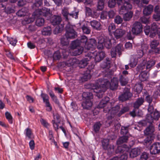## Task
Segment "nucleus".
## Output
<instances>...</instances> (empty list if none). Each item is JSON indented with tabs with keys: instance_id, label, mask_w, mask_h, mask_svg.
Returning <instances> with one entry per match:
<instances>
[{
	"instance_id": "f257e3e1",
	"label": "nucleus",
	"mask_w": 160,
	"mask_h": 160,
	"mask_svg": "<svg viewBox=\"0 0 160 160\" xmlns=\"http://www.w3.org/2000/svg\"><path fill=\"white\" fill-rule=\"evenodd\" d=\"M100 82L102 87L104 90H106L108 88L112 91L117 89L118 84V79L117 77H113L111 79L110 82L106 78H99L97 81V83Z\"/></svg>"
},
{
	"instance_id": "f03ea898",
	"label": "nucleus",
	"mask_w": 160,
	"mask_h": 160,
	"mask_svg": "<svg viewBox=\"0 0 160 160\" xmlns=\"http://www.w3.org/2000/svg\"><path fill=\"white\" fill-rule=\"evenodd\" d=\"M50 21L52 25L53 26L57 25L53 31V33L54 34L61 32L63 30L64 24H60L62 21V18L60 16L55 15H53L50 18Z\"/></svg>"
},
{
	"instance_id": "7ed1b4c3",
	"label": "nucleus",
	"mask_w": 160,
	"mask_h": 160,
	"mask_svg": "<svg viewBox=\"0 0 160 160\" xmlns=\"http://www.w3.org/2000/svg\"><path fill=\"white\" fill-rule=\"evenodd\" d=\"M132 8L131 4L125 3L124 6H121L119 11L120 14L123 15V18L125 21H129L132 17L133 13L129 10Z\"/></svg>"
},
{
	"instance_id": "20e7f679",
	"label": "nucleus",
	"mask_w": 160,
	"mask_h": 160,
	"mask_svg": "<svg viewBox=\"0 0 160 160\" xmlns=\"http://www.w3.org/2000/svg\"><path fill=\"white\" fill-rule=\"evenodd\" d=\"M77 28L75 25L68 23L65 27L66 33L65 36L67 38L73 39L77 37V33L76 30Z\"/></svg>"
},
{
	"instance_id": "39448f33",
	"label": "nucleus",
	"mask_w": 160,
	"mask_h": 160,
	"mask_svg": "<svg viewBox=\"0 0 160 160\" xmlns=\"http://www.w3.org/2000/svg\"><path fill=\"white\" fill-rule=\"evenodd\" d=\"M98 85L91 83H89L85 85V88L87 89H90L91 91L96 93V95L98 98H101L102 97L103 92L102 90L101 87H102L100 82L98 83Z\"/></svg>"
},
{
	"instance_id": "423d86ee",
	"label": "nucleus",
	"mask_w": 160,
	"mask_h": 160,
	"mask_svg": "<svg viewBox=\"0 0 160 160\" xmlns=\"http://www.w3.org/2000/svg\"><path fill=\"white\" fill-rule=\"evenodd\" d=\"M94 54L93 53L88 52L84 55L85 57L80 60L78 63V65L80 68H84L88 64V62L93 57Z\"/></svg>"
},
{
	"instance_id": "0eeeda50",
	"label": "nucleus",
	"mask_w": 160,
	"mask_h": 160,
	"mask_svg": "<svg viewBox=\"0 0 160 160\" xmlns=\"http://www.w3.org/2000/svg\"><path fill=\"white\" fill-rule=\"evenodd\" d=\"M132 96V93L130 92V89L125 88L123 90V93L120 95L119 97V100L124 102L129 100Z\"/></svg>"
},
{
	"instance_id": "6e6552de",
	"label": "nucleus",
	"mask_w": 160,
	"mask_h": 160,
	"mask_svg": "<svg viewBox=\"0 0 160 160\" xmlns=\"http://www.w3.org/2000/svg\"><path fill=\"white\" fill-rule=\"evenodd\" d=\"M159 44L158 41L156 40H153L151 42L150 45L151 49L149 51V54L157 55L160 53V49L157 48Z\"/></svg>"
},
{
	"instance_id": "1a4fd4ad",
	"label": "nucleus",
	"mask_w": 160,
	"mask_h": 160,
	"mask_svg": "<svg viewBox=\"0 0 160 160\" xmlns=\"http://www.w3.org/2000/svg\"><path fill=\"white\" fill-rule=\"evenodd\" d=\"M34 13L35 16L40 15L48 18L50 17L51 14L50 9L45 7L36 10Z\"/></svg>"
},
{
	"instance_id": "9d476101",
	"label": "nucleus",
	"mask_w": 160,
	"mask_h": 160,
	"mask_svg": "<svg viewBox=\"0 0 160 160\" xmlns=\"http://www.w3.org/2000/svg\"><path fill=\"white\" fill-rule=\"evenodd\" d=\"M142 25L141 23L140 22H136L133 24L132 28V32L133 34L138 35L142 32Z\"/></svg>"
},
{
	"instance_id": "9b49d317",
	"label": "nucleus",
	"mask_w": 160,
	"mask_h": 160,
	"mask_svg": "<svg viewBox=\"0 0 160 160\" xmlns=\"http://www.w3.org/2000/svg\"><path fill=\"white\" fill-rule=\"evenodd\" d=\"M150 152L152 154H156L160 153V143L154 142L150 147Z\"/></svg>"
},
{
	"instance_id": "f8f14e48",
	"label": "nucleus",
	"mask_w": 160,
	"mask_h": 160,
	"mask_svg": "<svg viewBox=\"0 0 160 160\" xmlns=\"http://www.w3.org/2000/svg\"><path fill=\"white\" fill-rule=\"evenodd\" d=\"M155 63V60L152 58H150L147 62L146 66L143 64H140L138 66V67L140 70H142L145 67L147 69H149L153 66Z\"/></svg>"
},
{
	"instance_id": "ddd939ff",
	"label": "nucleus",
	"mask_w": 160,
	"mask_h": 160,
	"mask_svg": "<svg viewBox=\"0 0 160 160\" xmlns=\"http://www.w3.org/2000/svg\"><path fill=\"white\" fill-rule=\"evenodd\" d=\"M92 52L94 53V54L93 55V57L95 56L94 61L96 63L99 62L103 60L106 55L105 52L103 51H101L96 52Z\"/></svg>"
},
{
	"instance_id": "4468645a",
	"label": "nucleus",
	"mask_w": 160,
	"mask_h": 160,
	"mask_svg": "<svg viewBox=\"0 0 160 160\" xmlns=\"http://www.w3.org/2000/svg\"><path fill=\"white\" fill-rule=\"evenodd\" d=\"M130 149L129 147L127 145L123 144L120 146H118L115 152L116 153H127Z\"/></svg>"
},
{
	"instance_id": "2eb2a0df",
	"label": "nucleus",
	"mask_w": 160,
	"mask_h": 160,
	"mask_svg": "<svg viewBox=\"0 0 160 160\" xmlns=\"http://www.w3.org/2000/svg\"><path fill=\"white\" fill-rule=\"evenodd\" d=\"M122 46L120 44H118L115 47L111 49V54L112 57H115L117 54L119 55L121 54Z\"/></svg>"
},
{
	"instance_id": "dca6fc26",
	"label": "nucleus",
	"mask_w": 160,
	"mask_h": 160,
	"mask_svg": "<svg viewBox=\"0 0 160 160\" xmlns=\"http://www.w3.org/2000/svg\"><path fill=\"white\" fill-rule=\"evenodd\" d=\"M97 43L96 41L94 39L91 38L87 40L85 48L88 50L94 48Z\"/></svg>"
},
{
	"instance_id": "f3484780",
	"label": "nucleus",
	"mask_w": 160,
	"mask_h": 160,
	"mask_svg": "<svg viewBox=\"0 0 160 160\" xmlns=\"http://www.w3.org/2000/svg\"><path fill=\"white\" fill-rule=\"evenodd\" d=\"M126 33L124 30L121 28H117L113 32L115 37L117 39L122 38Z\"/></svg>"
},
{
	"instance_id": "a211bd4d",
	"label": "nucleus",
	"mask_w": 160,
	"mask_h": 160,
	"mask_svg": "<svg viewBox=\"0 0 160 160\" xmlns=\"http://www.w3.org/2000/svg\"><path fill=\"white\" fill-rule=\"evenodd\" d=\"M101 38L104 47L107 49L110 48L112 47L111 39H110L109 37L106 36L102 37Z\"/></svg>"
},
{
	"instance_id": "6ab92c4d",
	"label": "nucleus",
	"mask_w": 160,
	"mask_h": 160,
	"mask_svg": "<svg viewBox=\"0 0 160 160\" xmlns=\"http://www.w3.org/2000/svg\"><path fill=\"white\" fill-rule=\"evenodd\" d=\"M111 65V59L109 58H107L101 64L100 66L103 69H109L110 68Z\"/></svg>"
},
{
	"instance_id": "aec40b11",
	"label": "nucleus",
	"mask_w": 160,
	"mask_h": 160,
	"mask_svg": "<svg viewBox=\"0 0 160 160\" xmlns=\"http://www.w3.org/2000/svg\"><path fill=\"white\" fill-rule=\"evenodd\" d=\"M155 131L154 127L152 124H150V125L144 130L145 134L151 135Z\"/></svg>"
},
{
	"instance_id": "412c9836",
	"label": "nucleus",
	"mask_w": 160,
	"mask_h": 160,
	"mask_svg": "<svg viewBox=\"0 0 160 160\" xmlns=\"http://www.w3.org/2000/svg\"><path fill=\"white\" fill-rule=\"evenodd\" d=\"M153 6L151 4L145 8L143 10V14L146 16H149L150 15L153 11Z\"/></svg>"
},
{
	"instance_id": "4be33fe9",
	"label": "nucleus",
	"mask_w": 160,
	"mask_h": 160,
	"mask_svg": "<svg viewBox=\"0 0 160 160\" xmlns=\"http://www.w3.org/2000/svg\"><path fill=\"white\" fill-rule=\"evenodd\" d=\"M140 152V149L138 148L132 149L129 152V156L131 158H134L139 155Z\"/></svg>"
},
{
	"instance_id": "5701e85b",
	"label": "nucleus",
	"mask_w": 160,
	"mask_h": 160,
	"mask_svg": "<svg viewBox=\"0 0 160 160\" xmlns=\"http://www.w3.org/2000/svg\"><path fill=\"white\" fill-rule=\"evenodd\" d=\"M109 98L108 97H105L104 99H102L97 106V108H102L105 107L109 101Z\"/></svg>"
},
{
	"instance_id": "b1692460",
	"label": "nucleus",
	"mask_w": 160,
	"mask_h": 160,
	"mask_svg": "<svg viewBox=\"0 0 160 160\" xmlns=\"http://www.w3.org/2000/svg\"><path fill=\"white\" fill-rule=\"evenodd\" d=\"M82 96L84 100L91 101L93 98L92 93L90 92H84Z\"/></svg>"
},
{
	"instance_id": "393cba45",
	"label": "nucleus",
	"mask_w": 160,
	"mask_h": 160,
	"mask_svg": "<svg viewBox=\"0 0 160 160\" xmlns=\"http://www.w3.org/2000/svg\"><path fill=\"white\" fill-rule=\"evenodd\" d=\"M90 23L91 26L93 29L98 30H101V24L99 22L96 20H93L91 21Z\"/></svg>"
},
{
	"instance_id": "a878e982",
	"label": "nucleus",
	"mask_w": 160,
	"mask_h": 160,
	"mask_svg": "<svg viewBox=\"0 0 160 160\" xmlns=\"http://www.w3.org/2000/svg\"><path fill=\"white\" fill-rule=\"evenodd\" d=\"M73 50L72 52V55L76 56L80 55L82 54L84 50V48L83 46L78 47L75 49H72Z\"/></svg>"
},
{
	"instance_id": "bb28decb",
	"label": "nucleus",
	"mask_w": 160,
	"mask_h": 160,
	"mask_svg": "<svg viewBox=\"0 0 160 160\" xmlns=\"http://www.w3.org/2000/svg\"><path fill=\"white\" fill-rule=\"evenodd\" d=\"M91 70L87 68V70L84 72L83 76L82 79L84 81H87L88 79H90L91 77V75L90 73Z\"/></svg>"
},
{
	"instance_id": "cd10ccee",
	"label": "nucleus",
	"mask_w": 160,
	"mask_h": 160,
	"mask_svg": "<svg viewBox=\"0 0 160 160\" xmlns=\"http://www.w3.org/2000/svg\"><path fill=\"white\" fill-rule=\"evenodd\" d=\"M119 81L121 85L122 86H125L128 82V78L125 76L121 75L119 76Z\"/></svg>"
},
{
	"instance_id": "c85d7f7f",
	"label": "nucleus",
	"mask_w": 160,
	"mask_h": 160,
	"mask_svg": "<svg viewBox=\"0 0 160 160\" xmlns=\"http://www.w3.org/2000/svg\"><path fill=\"white\" fill-rule=\"evenodd\" d=\"M144 102V99L142 98H138L133 104V107L135 109H138Z\"/></svg>"
},
{
	"instance_id": "c756f323",
	"label": "nucleus",
	"mask_w": 160,
	"mask_h": 160,
	"mask_svg": "<svg viewBox=\"0 0 160 160\" xmlns=\"http://www.w3.org/2000/svg\"><path fill=\"white\" fill-rule=\"evenodd\" d=\"M143 46L141 45L137 49L136 57L138 58H141L144 55Z\"/></svg>"
},
{
	"instance_id": "7c9ffc66",
	"label": "nucleus",
	"mask_w": 160,
	"mask_h": 160,
	"mask_svg": "<svg viewBox=\"0 0 160 160\" xmlns=\"http://www.w3.org/2000/svg\"><path fill=\"white\" fill-rule=\"evenodd\" d=\"M92 102L91 101L84 100L82 104V106L84 109H89L92 106Z\"/></svg>"
},
{
	"instance_id": "2f4dec72",
	"label": "nucleus",
	"mask_w": 160,
	"mask_h": 160,
	"mask_svg": "<svg viewBox=\"0 0 160 160\" xmlns=\"http://www.w3.org/2000/svg\"><path fill=\"white\" fill-rule=\"evenodd\" d=\"M28 9L27 8H22L17 12L16 15L19 17H21L26 15V13L28 12Z\"/></svg>"
},
{
	"instance_id": "473e14b6",
	"label": "nucleus",
	"mask_w": 160,
	"mask_h": 160,
	"mask_svg": "<svg viewBox=\"0 0 160 160\" xmlns=\"http://www.w3.org/2000/svg\"><path fill=\"white\" fill-rule=\"evenodd\" d=\"M128 137L127 136H123L120 137L117 141V144L120 145L123 143L127 142L128 140Z\"/></svg>"
},
{
	"instance_id": "72a5a7b5",
	"label": "nucleus",
	"mask_w": 160,
	"mask_h": 160,
	"mask_svg": "<svg viewBox=\"0 0 160 160\" xmlns=\"http://www.w3.org/2000/svg\"><path fill=\"white\" fill-rule=\"evenodd\" d=\"M138 62V58L136 57H132L131 58L129 65L131 68H134L137 64Z\"/></svg>"
},
{
	"instance_id": "f704fd0d",
	"label": "nucleus",
	"mask_w": 160,
	"mask_h": 160,
	"mask_svg": "<svg viewBox=\"0 0 160 160\" xmlns=\"http://www.w3.org/2000/svg\"><path fill=\"white\" fill-rule=\"evenodd\" d=\"M140 80L141 82H144L146 81L148 78L147 73L145 71L141 72L139 76Z\"/></svg>"
},
{
	"instance_id": "c9c22d12",
	"label": "nucleus",
	"mask_w": 160,
	"mask_h": 160,
	"mask_svg": "<svg viewBox=\"0 0 160 160\" xmlns=\"http://www.w3.org/2000/svg\"><path fill=\"white\" fill-rule=\"evenodd\" d=\"M102 125V123L99 121L95 122L93 125V130L94 132L96 133L98 132Z\"/></svg>"
},
{
	"instance_id": "e433bc0d",
	"label": "nucleus",
	"mask_w": 160,
	"mask_h": 160,
	"mask_svg": "<svg viewBox=\"0 0 160 160\" xmlns=\"http://www.w3.org/2000/svg\"><path fill=\"white\" fill-rule=\"evenodd\" d=\"M24 134L25 135L26 137H27L28 139H32V130L30 128H26L24 130Z\"/></svg>"
},
{
	"instance_id": "4c0bfd02",
	"label": "nucleus",
	"mask_w": 160,
	"mask_h": 160,
	"mask_svg": "<svg viewBox=\"0 0 160 160\" xmlns=\"http://www.w3.org/2000/svg\"><path fill=\"white\" fill-rule=\"evenodd\" d=\"M79 40L81 46H83V48H84L87 41V37L84 35L82 36L81 37L80 39Z\"/></svg>"
},
{
	"instance_id": "58836bf2",
	"label": "nucleus",
	"mask_w": 160,
	"mask_h": 160,
	"mask_svg": "<svg viewBox=\"0 0 160 160\" xmlns=\"http://www.w3.org/2000/svg\"><path fill=\"white\" fill-rule=\"evenodd\" d=\"M78 47H81V45L78 39H76L72 42L71 46V49H75V48H78Z\"/></svg>"
},
{
	"instance_id": "ea45409f",
	"label": "nucleus",
	"mask_w": 160,
	"mask_h": 160,
	"mask_svg": "<svg viewBox=\"0 0 160 160\" xmlns=\"http://www.w3.org/2000/svg\"><path fill=\"white\" fill-rule=\"evenodd\" d=\"M83 32L86 34H89L91 32L90 28L88 26L87 24H83L82 27Z\"/></svg>"
},
{
	"instance_id": "a19ab883",
	"label": "nucleus",
	"mask_w": 160,
	"mask_h": 160,
	"mask_svg": "<svg viewBox=\"0 0 160 160\" xmlns=\"http://www.w3.org/2000/svg\"><path fill=\"white\" fill-rule=\"evenodd\" d=\"M102 147L104 150L107 149V147L109 145V140L104 138L101 141Z\"/></svg>"
},
{
	"instance_id": "79ce46f5",
	"label": "nucleus",
	"mask_w": 160,
	"mask_h": 160,
	"mask_svg": "<svg viewBox=\"0 0 160 160\" xmlns=\"http://www.w3.org/2000/svg\"><path fill=\"white\" fill-rule=\"evenodd\" d=\"M49 95L51 97L53 101L55 103L58 104L59 103V101L57 98V97L55 96L54 92L52 90L49 91Z\"/></svg>"
},
{
	"instance_id": "37998d69",
	"label": "nucleus",
	"mask_w": 160,
	"mask_h": 160,
	"mask_svg": "<svg viewBox=\"0 0 160 160\" xmlns=\"http://www.w3.org/2000/svg\"><path fill=\"white\" fill-rule=\"evenodd\" d=\"M51 32V28L49 26L44 27L42 31V32L43 35H50Z\"/></svg>"
},
{
	"instance_id": "c03bdc74",
	"label": "nucleus",
	"mask_w": 160,
	"mask_h": 160,
	"mask_svg": "<svg viewBox=\"0 0 160 160\" xmlns=\"http://www.w3.org/2000/svg\"><path fill=\"white\" fill-rule=\"evenodd\" d=\"M44 19L42 18H38L36 21V25L38 27L43 26L44 23Z\"/></svg>"
},
{
	"instance_id": "a18cd8bd",
	"label": "nucleus",
	"mask_w": 160,
	"mask_h": 160,
	"mask_svg": "<svg viewBox=\"0 0 160 160\" xmlns=\"http://www.w3.org/2000/svg\"><path fill=\"white\" fill-rule=\"evenodd\" d=\"M148 135V136L144 140L145 143L144 144L146 145H150L153 139V137L152 136L149 135Z\"/></svg>"
},
{
	"instance_id": "49530a36",
	"label": "nucleus",
	"mask_w": 160,
	"mask_h": 160,
	"mask_svg": "<svg viewBox=\"0 0 160 160\" xmlns=\"http://www.w3.org/2000/svg\"><path fill=\"white\" fill-rule=\"evenodd\" d=\"M104 6V2L103 0H98L97 5V9L99 10H102Z\"/></svg>"
},
{
	"instance_id": "de8ad7c7",
	"label": "nucleus",
	"mask_w": 160,
	"mask_h": 160,
	"mask_svg": "<svg viewBox=\"0 0 160 160\" xmlns=\"http://www.w3.org/2000/svg\"><path fill=\"white\" fill-rule=\"evenodd\" d=\"M149 16H146L144 15L143 16L140 18V20L142 23L147 24L149 23Z\"/></svg>"
},
{
	"instance_id": "09e8293b",
	"label": "nucleus",
	"mask_w": 160,
	"mask_h": 160,
	"mask_svg": "<svg viewBox=\"0 0 160 160\" xmlns=\"http://www.w3.org/2000/svg\"><path fill=\"white\" fill-rule=\"evenodd\" d=\"M129 110V108L128 107H124L121 108L118 113V117L121 116L125 112H128Z\"/></svg>"
},
{
	"instance_id": "8fccbe9b",
	"label": "nucleus",
	"mask_w": 160,
	"mask_h": 160,
	"mask_svg": "<svg viewBox=\"0 0 160 160\" xmlns=\"http://www.w3.org/2000/svg\"><path fill=\"white\" fill-rule=\"evenodd\" d=\"M129 126L124 127L122 126L121 129V133L124 136L127 134L128 132V128Z\"/></svg>"
},
{
	"instance_id": "3c124183",
	"label": "nucleus",
	"mask_w": 160,
	"mask_h": 160,
	"mask_svg": "<svg viewBox=\"0 0 160 160\" xmlns=\"http://www.w3.org/2000/svg\"><path fill=\"white\" fill-rule=\"evenodd\" d=\"M78 14L79 11L78 10H75L72 11L71 13H70L69 16L75 19H77L78 18Z\"/></svg>"
},
{
	"instance_id": "603ef678",
	"label": "nucleus",
	"mask_w": 160,
	"mask_h": 160,
	"mask_svg": "<svg viewBox=\"0 0 160 160\" xmlns=\"http://www.w3.org/2000/svg\"><path fill=\"white\" fill-rule=\"evenodd\" d=\"M121 105L118 104L113 107L112 111V112L115 114L118 112H119L120 111Z\"/></svg>"
},
{
	"instance_id": "864d4df0",
	"label": "nucleus",
	"mask_w": 160,
	"mask_h": 160,
	"mask_svg": "<svg viewBox=\"0 0 160 160\" xmlns=\"http://www.w3.org/2000/svg\"><path fill=\"white\" fill-rule=\"evenodd\" d=\"M116 28V26L113 23H111L108 26V31L110 34L113 32H114L113 31Z\"/></svg>"
},
{
	"instance_id": "5fc2aeb1",
	"label": "nucleus",
	"mask_w": 160,
	"mask_h": 160,
	"mask_svg": "<svg viewBox=\"0 0 160 160\" xmlns=\"http://www.w3.org/2000/svg\"><path fill=\"white\" fill-rule=\"evenodd\" d=\"M144 94L147 95L145 98V100L150 105L152 102V97L148 94L147 91L145 92Z\"/></svg>"
},
{
	"instance_id": "6e6d98bb",
	"label": "nucleus",
	"mask_w": 160,
	"mask_h": 160,
	"mask_svg": "<svg viewBox=\"0 0 160 160\" xmlns=\"http://www.w3.org/2000/svg\"><path fill=\"white\" fill-rule=\"evenodd\" d=\"M146 119L147 122L150 124H152L154 120L152 114H147L146 117Z\"/></svg>"
},
{
	"instance_id": "4d7b16f0",
	"label": "nucleus",
	"mask_w": 160,
	"mask_h": 160,
	"mask_svg": "<svg viewBox=\"0 0 160 160\" xmlns=\"http://www.w3.org/2000/svg\"><path fill=\"white\" fill-rule=\"evenodd\" d=\"M68 39L66 37L65 38L64 37L62 38L60 40L61 44L63 46L68 45L69 43Z\"/></svg>"
},
{
	"instance_id": "13d9d810",
	"label": "nucleus",
	"mask_w": 160,
	"mask_h": 160,
	"mask_svg": "<svg viewBox=\"0 0 160 160\" xmlns=\"http://www.w3.org/2000/svg\"><path fill=\"white\" fill-rule=\"evenodd\" d=\"M149 154L146 152H143L141 155L140 159L141 160H147L149 157Z\"/></svg>"
},
{
	"instance_id": "bf43d9fd",
	"label": "nucleus",
	"mask_w": 160,
	"mask_h": 160,
	"mask_svg": "<svg viewBox=\"0 0 160 160\" xmlns=\"http://www.w3.org/2000/svg\"><path fill=\"white\" fill-rule=\"evenodd\" d=\"M53 59L55 60H59L61 58L60 52L58 51H56L53 55Z\"/></svg>"
},
{
	"instance_id": "052dcab7",
	"label": "nucleus",
	"mask_w": 160,
	"mask_h": 160,
	"mask_svg": "<svg viewBox=\"0 0 160 160\" xmlns=\"http://www.w3.org/2000/svg\"><path fill=\"white\" fill-rule=\"evenodd\" d=\"M108 16V12L105 11H102L100 14V18L102 20H104L107 18Z\"/></svg>"
},
{
	"instance_id": "680f3d73",
	"label": "nucleus",
	"mask_w": 160,
	"mask_h": 160,
	"mask_svg": "<svg viewBox=\"0 0 160 160\" xmlns=\"http://www.w3.org/2000/svg\"><path fill=\"white\" fill-rule=\"evenodd\" d=\"M122 18L119 16H117L114 19V22L118 24H121L122 22Z\"/></svg>"
},
{
	"instance_id": "e2e57ef3",
	"label": "nucleus",
	"mask_w": 160,
	"mask_h": 160,
	"mask_svg": "<svg viewBox=\"0 0 160 160\" xmlns=\"http://www.w3.org/2000/svg\"><path fill=\"white\" fill-rule=\"evenodd\" d=\"M104 47L103 42L101 37L99 38V40L98 42V45L97 46V48L99 49H102Z\"/></svg>"
},
{
	"instance_id": "0e129e2a",
	"label": "nucleus",
	"mask_w": 160,
	"mask_h": 160,
	"mask_svg": "<svg viewBox=\"0 0 160 160\" xmlns=\"http://www.w3.org/2000/svg\"><path fill=\"white\" fill-rule=\"evenodd\" d=\"M114 146L113 145H109L107 147V149H105L104 150H107L108 152V153L110 154L114 151Z\"/></svg>"
},
{
	"instance_id": "69168bd1",
	"label": "nucleus",
	"mask_w": 160,
	"mask_h": 160,
	"mask_svg": "<svg viewBox=\"0 0 160 160\" xmlns=\"http://www.w3.org/2000/svg\"><path fill=\"white\" fill-rule=\"evenodd\" d=\"M116 3H117V1L115 0H109L108 5L109 7L112 8L115 7Z\"/></svg>"
},
{
	"instance_id": "338daca9",
	"label": "nucleus",
	"mask_w": 160,
	"mask_h": 160,
	"mask_svg": "<svg viewBox=\"0 0 160 160\" xmlns=\"http://www.w3.org/2000/svg\"><path fill=\"white\" fill-rule=\"evenodd\" d=\"M135 88L136 92L138 93H140L143 87L141 84H138L136 85Z\"/></svg>"
},
{
	"instance_id": "774afa93",
	"label": "nucleus",
	"mask_w": 160,
	"mask_h": 160,
	"mask_svg": "<svg viewBox=\"0 0 160 160\" xmlns=\"http://www.w3.org/2000/svg\"><path fill=\"white\" fill-rule=\"evenodd\" d=\"M41 124L45 128H48L49 126V124L48 123L46 120L43 118L41 119L40 120Z\"/></svg>"
}]
</instances>
